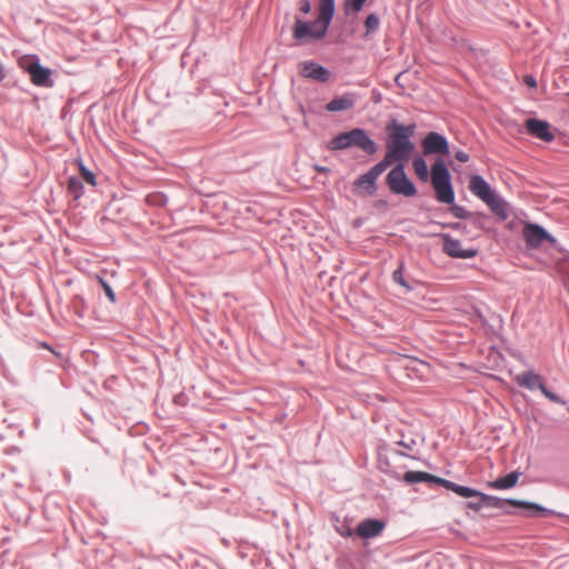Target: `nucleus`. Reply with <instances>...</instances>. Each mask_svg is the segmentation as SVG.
Masks as SVG:
<instances>
[{
    "label": "nucleus",
    "instance_id": "obj_25",
    "mask_svg": "<svg viewBox=\"0 0 569 569\" xmlns=\"http://www.w3.org/2000/svg\"><path fill=\"white\" fill-rule=\"evenodd\" d=\"M392 163L396 162L391 158H388L387 154H385L383 160L372 167L369 172L377 179L387 169V167L391 166Z\"/></svg>",
    "mask_w": 569,
    "mask_h": 569
},
{
    "label": "nucleus",
    "instance_id": "obj_35",
    "mask_svg": "<svg viewBox=\"0 0 569 569\" xmlns=\"http://www.w3.org/2000/svg\"><path fill=\"white\" fill-rule=\"evenodd\" d=\"M469 506H470L471 508H473V509L478 510V509H480V508H481V506H483V505L480 502V503H477V505H476V503H470Z\"/></svg>",
    "mask_w": 569,
    "mask_h": 569
},
{
    "label": "nucleus",
    "instance_id": "obj_28",
    "mask_svg": "<svg viewBox=\"0 0 569 569\" xmlns=\"http://www.w3.org/2000/svg\"><path fill=\"white\" fill-rule=\"evenodd\" d=\"M367 0H345V9L347 12H359Z\"/></svg>",
    "mask_w": 569,
    "mask_h": 569
},
{
    "label": "nucleus",
    "instance_id": "obj_33",
    "mask_svg": "<svg viewBox=\"0 0 569 569\" xmlns=\"http://www.w3.org/2000/svg\"><path fill=\"white\" fill-rule=\"evenodd\" d=\"M147 201L150 203L162 204L164 200H163L162 196L150 194L147 197Z\"/></svg>",
    "mask_w": 569,
    "mask_h": 569
},
{
    "label": "nucleus",
    "instance_id": "obj_10",
    "mask_svg": "<svg viewBox=\"0 0 569 569\" xmlns=\"http://www.w3.org/2000/svg\"><path fill=\"white\" fill-rule=\"evenodd\" d=\"M478 498H480V501L483 506L493 507V508H501L505 503H509L513 507H520L525 509H535L537 511H540L541 508L529 502L516 500V499H509V500H501L498 497L495 496H488L482 492L478 495Z\"/></svg>",
    "mask_w": 569,
    "mask_h": 569
},
{
    "label": "nucleus",
    "instance_id": "obj_1",
    "mask_svg": "<svg viewBox=\"0 0 569 569\" xmlns=\"http://www.w3.org/2000/svg\"><path fill=\"white\" fill-rule=\"evenodd\" d=\"M412 168L416 176L422 181L431 180V184L436 191L439 202L450 204L455 201V192L451 186V177L442 159H437L428 170L427 162L423 158L417 157L412 161Z\"/></svg>",
    "mask_w": 569,
    "mask_h": 569
},
{
    "label": "nucleus",
    "instance_id": "obj_24",
    "mask_svg": "<svg viewBox=\"0 0 569 569\" xmlns=\"http://www.w3.org/2000/svg\"><path fill=\"white\" fill-rule=\"evenodd\" d=\"M67 189H68L69 193H71L73 196L74 199H78L82 194L83 186H82L80 179H78L76 177H71L68 180Z\"/></svg>",
    "mask_w": 569,
    "mask_h": 569
},
{
    "label": "nucleus",
    "instance_id": "obj_2",
    "mask_svg": "<svg viewBox=\"0 0 569 569\" xmlns=\"http://www.w3.org/2000/svg\"><path fill=\"white\" fill-rule=\"evenodd\" d=\"M388 139L386 142V154L397 163H403L409 160L415 144L411 141V137L415 133V124H401L397 121H392L387 127Z\"/></svg>",
    "mask_w": 569,
    "mask_h": 569
},
{
    "label": "nucleus",
    "instance_id": "obj_19",
    "mask_svg": "<svg viewBox=\"0 0 569 569\" xmlns=\"http://www.w3.org/2000/svg\"><path fill=\"white\" fill-rule=\"evenodd\" d=\"M403 481L407 483H416V482H433L438 485L439 477L433 476L423 471H407L402 476Z\"/></svg>",
    "mask_w": 569,
    "mask_h": 569
},
{
    "label": "nucleus",
    "instance_id": "obj_15",
    "mask_svg": "<svg viewBox=\"0 0 569 569\" xmlns=\"http://www.w3.org/2000/svg\"><path fill=\"white\" fill-rule=\"evenodd\" d=\"M518 386L529 390L541 389L543 385L542 377L533 371H525L515 377Z\"/></svg>",
    "mask_w": 569,
    "mask_h": 569
},
{
    "label": "nucleus",
    "instance_id": "obj_31",
    "mask_svg": "<svg viewBox=\"0 0 569 569\" xmlns=\"http://www.w3.org/2000/svg\"><path fill=\"white\" fill-rule=\"evenodd\" d=\"M540 390H541V392H542V393H543V395H545L549 400H551V401H553V402H558V401H559L558 397H557L553 392L549 391V390L545 387V383L542 385V388H541Z\"/></svg>",
    "mask_w": 569,
    "mask_h": 569
},
{
    "label": "nucleus",
    "instance_id": "obj_14",
    "mask_svg": "<svg viewBox=\"0 0 569 569\" xmlns=\"http://www.w3.org/2000/svg\"><path fill=\"white\" fill-rule=\"evenodd\" d=\"M470 191L481 199L483 202L488 201L495 193L489 183L481 176H472L469 183Z\"/></svg>",
    "mask_w": 569,
    "mask_h": 569
},
{
    "label": "nucleus",
    "instance_id": "obj_22",
    "mask_svg": "<svg viewBox=\"0 0 569 569\" xmlns=\"http://www.w3.org/2000/svg\"><path fill=\"white\" fill-rule=\"evenodd\" d=\"M376 180L377 179L368 171L357 179L356 186L368 190L369 193H372Z\"/></svg>",
    "mask_w": 569,
    "mask_h": 569
},
{
    "label": "nucleus",
    "instance_id": "obj_26",
    "mask_svg": "<svg viewBox=\"0 0 569 569\" xmlns=\"http://www.w3.org/2000/svg\"><path fill=\"white\" fill-rule=\"evenodd\" d=\"M78 164H79L80 174L83 178V180L87 183H89L90 186H96L97 184L96 174L92 171H90L88 168H86L83 166L82 161H78Z\"/></svg>",
    "mask_w": 569,
    "mask_h": 569
},
{
    "label": "nucleus",
    "instance_id": "obj_3",
    "mask_svg": "<svg viewBox=\"0 0 569 569\" xmlns=\"http://www.w3.org/2000/svg\"><path fill=\"white\" fill-rule=\"evenodd\" d=\"M319 14L316 21L306 22L296 18L292 37L301 42L305 39H322L335 14V0H319Z\"/></svg>",
    "mask_w": 569,
    "mask_h": 569
},
{
    "label": "nucleus",
    "instance_id": "obj_34",
    "mask_svg": "<svg viewBox=\"0 0 569 569\" xmlns=\"http://www.w3.org/2000/svg\"><path fill=\"white\" fill-rule=\"evenodd\" d=\"M456 159L460 162H467L469 160V156L467 152L460 150V151H457L456 154H455Z\"/></svg>",
    "mask_w": 569,
    "mask_h": 569
},
{
    "label": "nucleus",
    "instance_id": "obj_18",
    "mask_svg": "<svg viewBox=\"0 0 569 569\" xmlns=\"http://www.w3.org/2000/svg\"><path fill=\"white\" fill-rule=\"evenodd\" d=\"M520 477V472L512 471L505 477H500L495 481L489 482V487L497 490H506L516 486L518 479Z\"/></svg>",
    "mask_w": 569,
    "mask_h": 569
},
{
    "label": "nucleus",
    "instance_id": "obj_16",
    "mask_svg": "<svg viewBox=\"0 0 569 569\" xmlns=\"http://www.w3.org/2000/svg\"><path fill=\"white\" fill-rule=\"evenodd\" d=\"M356 103V94L355 93H345L340 97L332 99L327 106L326 109L330 112H338L351 109Z\"/></svg>",
    "mask_w": 569,
    "mask_h": 569
},
{
    "label": "nucleus",
    "instance_id": "obj_37",
    "mask_svg": "<svg viewBox=\"0 0 569 569\" xmlns=\"http://www.w3.org/2000/svg\"><path fill=\"white\" fill-rule=\"evenodd\" d=\"M341 535H342V536H351V535H352V530H351V529H348V530H346V533H342V532H341Z\"/></svg>",
    "mask_w": 569,
    "mask_h": 569
},
{
    "label": "nucleus",
    "instance_id": "obj_23",
    "mask_svg": "<svg viewBox=\"0 0 569 569\" xmlns=\"http://www.w3.org/2000/svg\"><path fill=\"white\" fill-rule=\"evenodd\" d=\"M380 26V19L376 13H370L365 20L366 33L365 37H369L372 32L377 31Z\"/></svg>",
    "mask_w": 569,
    "mask_h": 569
},
{
    "label": "nucleus",
    "instance_id": "obj_11",
    "mask_svg": "<svg viewBox=\"0 0 569 569\" xmlns=\"http://www.w3.org/2000/svg\"><path fill=\"white\" fill-rule=\"evenodd\" d=\"M351 146H357L368 154L377 152V143L369 138L362 129L356 128L349 131Z\"/></svg>",
    "mask_w": 569,
    "mask_h": 569
},
{
    "label": "nucleus",
    "instance_id": "obj_12",
    "mask_svg": "<svg viewBox=\"0 0 569 569\" xmlns=\"http://www.w3.org/2000/svg\"><path fill=\"white\" fill-rule=\"evenodd\" d=\"M527 131L546 142H550L553 140V134L550 131V126L548 122L538 120V119H528L526 121Z\"/></svg>",
    "mask_w": 569,
    "mask_h": 569
},
{
    "label": "nucleus",
    "instance_id": "obj_9",
    "mask_svg": "<svg viewBox=\"0 0 569 569\" xmlns=\"http://www.w3.org/2000/svg\"><path fill=\"white\" fill-rule=\"evenodd\" d=\"M523 237L526 239L527 246L530 248H538L546 240L552 241V238L543 228L533 223L525 224Z\"/></svg>",
    "mask_w": 569,
    "mask_h": 569
},
{
    "label": "nucleus",
    "instance_id": "obj_30",
    "mask_svg": "<svg viewBox=\"0 0 569 569\" xmlns=\"http://www.w3.org/2000/svg\"><path fill=\"white\" fill-rule=\"evenodd\" d=\"M299 10L303 14H308L311 11V3H310V1L309 0H301L300 1Z\"/></svg>",
    "mask_w": 569,
    "mask_h": 569
},
{
    "label": "nucleus",
    "instance_id": "obj_27",
    "mask_svg": "<svg viewBox=\"0 0 569 569\" xmlns=\"http://www.w3.org/2000/svg\"><path fill=\"white\" fill-rule=\"evenodd\" d=\"M392 279L398 284L402 286L407 290H411V287L407 283V281L403 278V264L401 263L398 269H396L392 273Z\"/></svg>",
    "mask_w": 569,
    "mask_h": 569
},
{
    "label": "nucleus",
    "instance_id": "obj_20",
    "mask_svg": "<svg viewBox=\"0 0 569 569\" xmlns=\"http://www.w3.org/2000/svg\"><path fill=\"white\" fill-rule=\"evenodd\" d=\"M485 203L488 204V207L491 209V211L498 216L500 219L505 220L508 218V212L506 209V203L498 198L496 194H493L488 201Z\"/></svg>",
    "mask_w": 569,
    "mask_h": 569
},
{
    "label": "nucleus",
    "instance_id": "obj_4",
    "mask_svg": "<svg viewBox=\"0 0 569 569\" xmlns=\"http://www.w3.org/2000/svg\"><path fill=\"white\" fill-rule=\"evenodd\" d=\"M386 182L389 189L396 193L405 197H413L417 193L415 184L407 177L403 163H398L387 174Z\"/></svg>",
    "mask_w": 569,
    "mask_h": 569
},
{
    "label": "nucleus",
    "instance_id": "obj_36",
    "mask_svg": "<svg viewBox=\"0 0 569 569\" xmlns=\"http://www.w3.org/2000/svg\"><path fill=\"white\" fill-rule=\"evenodd\" d=\"M316 170L319 171V172H327L328 169L327 168H323V167H316Z\"/></svg>",
    "mask_w": 569,
    "mask_h": 569
},
{
    "label": "nucleus",
    "instance_id": "obj_17",
    "mask_svg": "<svg viewBox=\"0 0 569 569\" xmlns=\"http://www.w3.org/2000/svg\"><path fill=\"white\" fill-rule=\"evenodd\" d=\"M438 485L445 487L448 490L453 491L455 493L463 498L478 497V495H480V491H477L469 487L457 485L443 478H440V480H438Z\"/></svg>",
    "mask_w": 569,
    "mask_h": 569
},
{
    "label": "nucleus",
    "instance_id": "obj_32",
    "mask_svg": "<svg viewBox=\"0 0 569 569\" xmlns=\"http://www.w3.org/2000/svg\"><path fill=\"white\" fill-rule=\"evenodd\" d=\"M523 83L527 84L528 87L530 88H536L537 87V80L531 74H526L523 77Z\"/></svg>",
    "mask_w": 569,
    "mask_h": 569
},
{
    "label": "nucleus",
    "instance_id": "obj_7",
    "mask_svg": "<svg viewBox=\"0 0 569 569\" xmlns=\"http://www.w3.org/2000/svg\"><path fill=\"white\" fill-rule=\"evenodd\" d=\"M441 238L443 240L442 250L450 257L469 259L478 254L477 249H462L461 242L449 234H442Z\"/></svg>",
    "mask_w": 569,
    "mask_h": 569
},
{
    "label": "nucleus",
    "instance_id": "obj_5",
    "mask_svg": "<svg viewBox=\"0 0 569 569\" xmlns=\"http://www.w3.org/2000/svg\"><path fill=\"white\" fill-rule=\"evenodd\" d=\"M19 63L28 72L33 84L41 87L51 86L50 70L40 66L34 57H23Z\"/></svg>",
    "mask_w": 569,
    "mask_h": 569
},
{
    "label": "nucleus",
    "instance_id": "obj_8",
    "mask_svg": "<svg viewBox=\"0 0 569 569\" xmlns=\"http://www.w3.org/2000/svg\"><path fill=\"white\" fill-rule=\"evenodd\" d=\"M298 68L300 74L305 78L313 79L319 82H327L330 79L329 70L313 61L300 62Z\"/></svg>",
    "mask_w": 569,
    "mask_h": 569
},
{
    "label": "nucleus",
    "instance_id": "obj_21",
    "mask_svg": "<svg viewBox=\"0 0 569 569\" xmlns=\"http://www.w3.org/2000/svg\"><path fill=\"white\" fill-rule=\"evenodd\" d=\"M349 147H351L349 131L338 134L330 142V148L332 150H342Z\"/></svg>",
    "mask_w": 569,
    "mask_h": 569
},
{
    "label": "nucleus",
    "instance_id": "obj_29",
    "mask_svg": "<svg viewBox=\"0 0 569 569\" xmlns=\"http://www.w3.org/2000/svg\"><path fill=\"white\" fill-rule=\"evenodd\" d=\"M99 282L101 283L107 297L113 302L116 300V295L111 287L102 279H99Z\"/></svg>",
    "mask_w": 569,
    "mask_h": 569
},
{
    "label": "nucleus",
    "instance_id": "obj_13",
    "mask_svg": "<svg viewBox=\"0 0 569 569\" xmlns=\"http://www.w3.org/2000/svg\"><path fill=\"white\" fill-rule=\"evenodd\" d=\"M385 528V522L377 519H366L356 528V533L365 539L379 536Z\"/></svg>",
    "mask_w": 569,
    "mask_h": 569
},
{
    "label": "nucleus",
    "instance_id": "obj_6",
    "mask_svg": "<svg viewBox=\"0 0 569 569\" xmlns=\"http://www.w3.org/2000/svg\"><path fill=\"white\" fill-rule=\"evenodd\" d=\"M422 149L425 154H442L449 153V143L447 139L438 132H429L422 140Z\"/></svg>",
    "mask_w": 569,
    "mask_h": 569
}]
</instances>
